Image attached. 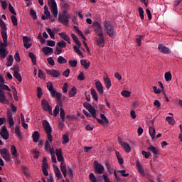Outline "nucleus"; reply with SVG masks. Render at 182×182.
<instances>
[{
    "instance_id": "7ed1b4c3",
    "label": "nucleus",
    "mask_w": 182,
    "mask_h": 182,
    "mask_svg": "<svg viewBox=\"0 0 182 182\" xmlns=\"http://www.w3.org/2000/svg\"><path fill=\"white\" fill-rule=\"evenodd\" d=\"M50 93L52 96V97H56L58 102H59L60 106H62V101L61 100H65V96H62V93L56 92V90H51L50 91Z\"/></svg>"
},
{
    "instance_id": "412c9836",
    "label": "nucleus",
    "mask_w": 182,
    "mask_h": 182,
    "mask_svg": "<svg viewBox=\"0 0 182 182\" xmlns=\"http://www.w3.org/2000/svg\"><path fill=\"white\" fill-rule=\"evenodd\" d=\"M0 27L1 28V35L2 36V32H5L6 33V30L8 28H6V24L5 23V21L0 18Z\"/></svg>"
},
{
    "instance_id": "c756f323",
    "label": "nucleus",
    "mask_w": 182,
    "mask_h": 182,
    "mask_svg": "<svg viewBox=\"0 0 182 182\" xmlns=\"http://www.w3.org/2000/svg\"><path fill=\"white\" fill-rule=\"evenodd\" d=\"M149 134L151 137V139H156V129L153 127H149Z\"/></svg>"
},
{
    "instance_id": "09e8293b",
    "label": "nucleus",
    "mask_w": 182,
    "mask_h": 182,
    "mask_svg": "<svg viewBox=\"0 0 182 182\" xmlns=\"http://www.w3.org/2000/svg\"><path fill=\"white\" fill-rule=\"evenodd\" d=\"M60 117L63 122H65V109L63 108H60Z\"/></svg>"
},
{
    "instance_id": "7c9ffc66",
    "label": "nucleus",
    "mask_w": 182,
    "mask_h": 182,
    "mask_svg": "<svg viewBox=\"0 0 182 182\" xmlns=\"http://www.w3.org/2000/svg\"><path fill=\"white\" fill-rule=\"evenodd\" d=\"M58 63L60 65H64L65 63H68V60H66L65 58L63 56H59L57 59Z\"/></svg>"
},
{
    "instance_id": "864d4df0",
    "label": "nucleus",
    "mask_w": 182,
    "mask_h": 182,
    "mask_svg": "<svg viewBox=\"0 0 182 182\" xmlns=\"http://www.w3.org/2000/svg\"><path fill=\"white\" fill-rule=\"evenodd\" d=\"M63 144H66V143H69V136L67 134H64L63 136Z\"/></svg>"
},
{
    "instance_id": "aec40b11",
    "label": "nucleus",
    "mask_w": 182,
    "mask_h": 182,
    "mask_svg": "<svg viewBox=\"0 0 182 182\" xmlns=\"http://www.w3.org/2000/svg\"><path fill=\"white\" fill-rule=\"evenodd\" d=\"M32 137H33V141H34V143H38L39 141V138L41 137V134H39V132L35 131L32 135Z\"/></svg>"
},
{
    "instance_id": "f3484780",
    "label": "nucleus",
    "mask_w": 182,
    "mask_h": 182,
    "mask_svg": "<svg viewBox=\"0 0 182 182\" xmlns=\"http://www.w3.org/2000/svg\"><path fill=\"white\" fill-rule=\"evenodd\" d=\"M95 86L99 94L103 95V85L102 84V82H100V81L96 82Z\"/></svg>"
},
{
    "instance_id": "49530a36",
    "label": "nucleus",
    "mask_w": 182,
    "mask_h": 182,
    "mask_svg": "<svg viewBox=\"0 0 182 182\" xmlns=\"http://www.w3.org/2000/svg\"><path fill=\"white\" fill-rule=\"evenodd\" d=\"M139 13V16L141 19L143 21L144 20V11L143 10V8L139 7L138 9Z\"/></svg>"
},
{
    "instance_id": "3c124183",
    "label": "nucleus",
    "mask_w": 182,
    "mask_h": 182,
    "mask_svg": "<svg viewBox=\"0 0 182 182\" xmlns=\"http://www.w3.org/2000/svg\"><path fill=\"white\" fill-rule=\"evenodd\" d=\"M42 95H43V92H42V88H41V87H38L37 88V97L38 99H41L42 97Z\"/></svg>"
},
{
    "instance_id": "a211bd4d",
    "label": "nucleus",
    "mask_w": 182,
    "mask_h": 182,
    "mask_svg": "<svg viewBox=\"0 0 182 182\" xmlns=\"http://www.w3.org/2000/svg\"><path fill=\"white\" fill-rule=\"evenodd\" d=\"M96 42H97V46L103 48V46H105V37L99 36V38H97Z\"/></svg>"
},
{
    "instance_id": "9b49d317",
    "label": "nucleus",
    "mask_w": 182,
    "mask_h": 182,
    "mask_svg": "<svg viewBox=\"0 0 182 182\" xmlns=\"http://www.w3.org/2000/svg\"><path fill=\"white\" fill-rule=\"evenodd\" d=\"M0 136L4 139V140H8L9 139V133L6 129V127H2V130L0 132Z\"/></svg>"
},
{
    "instance_id": "79ce46f5",
    "label": "nucleus",
    "mask_w": 182,
    "mask_h": 182,
    "mask_svg": "<svg viewBox=\"0 0 182 182\" xmlns=\"http://www.w3.org/2000/svg\"><path fill=\"white\" fill-rule=\"evenodd\" d=\"M14 63V57L12 55H9L7 58L6 66H11Z\"/></svg>"
},
{
    "instance_id": "a19ab883",
    "label": "nucleus",
    "mask_w": 182,
    "mask_h": 182,
    "mask_svg": "<svg viewBox=\"0 0 182 182\" xmlns=\"http://www.w3.org/2000/svg\"><path fill=\"white\" fill-rule=\"evenodd\" d=\"M165 80L166 82H170V80H171L173 75H171V73L170 72H167L165 73Z\"/></svg>"
},
{
    "instance_id": "2eb2a0df",
    "label": "nucleus",
    "mask_w": 182,
    "mask_h": 182,
    "mask_svg": "<svg viewBox=\"0 0 182 182\" xmlns=\"http://www.w3.org/2000/svg\"><path fill=\"white\" fill-rule=\"evenodd\" d=\"M119 144L122 146L126 153H130V151H132V147H130V145H129V144L121 141L119 142Z\"/></svg>"
},
{
    "instance_id": "473e14b6",
    "label": "nucleus",
    "mask_w": 182,
    "mask_h": 182,
    "mask_svg": "<svg viewBox=\"0 0 182 182\" xmlns=\"http://www.w3.org/2000/svg\"><path fill=\"white\" fill-rule=\"evenodd\" d=\"M59 36L62 38V39H63L64 41H69V38H70L69 36V35L66 34V33L63 32V33H58Z\"/></svg>"
},
{
    "instance_id": "9d476101",
    "label": "nucleus",
    "mask_w": 182,
    "mask_h": 182,
    "mask_svg": "<svg viewBox=\"0 0 182 182\" xmlns=\"http://www.w3.org/2000/svg\"><path fill=\"white\" fill-rule=\"evenodd\" d=\"M47 75H50L52 77H59L60 76V73L56 70H46Z\"/></svg>"
},
{
    "instance_id": "4468645a",
    "label": "nucleus",
    "mask_w": 182,
    "mask_h": 182,
    "mask_svg": "<svg viewBox=\"0 0 182 182\" xmlns=\"http://www.w3.org/2000/svg\"><path fill=\"white\" fill-rule=\"evenodd\" d=\"M7 119L10 127H12L15 125V122L14 121V117H12V112H7Z\"/></svg>"
},
{
    "instance_id": "5701e85b",
    "label": "nucleus",
    "mask_w": 182,
    "mask_h": 182,
    "mask_svg": "<svg viewBox=\"0 0 182 182\" xmlns=\"http://www.w3.org/2000/svg\"><path fill=\"white\" fill-rule=\"evenodd\" d=\"M104 82L105 87H107V89L112 87V81L110 80V78H109L108 77H104Z\"/></svg>"
},
{
    "instance_id": "c03bdc74",
    "label": "nucleus",
    "mask_w": 182,
    "mask_h": 182,
    "mask_svg": "<svg viewBox=\"0 0 182 182\" xmlns=\"http://www.w3.org/2000/svg\"><path fill=\"white\" fill-rule=\"evenodd\" d=\"M11 151L13 156H16L18 155V151L16 150V146H15L14 145H12L11 146Z\"/></svg>"
},
{
    "instance_id": "052dcab7",
    "label": "nucleus",
    "mask_w": 182,
    "mask_h": 182,
    "mask_svg": "<svg viewBox=\"0 0 182 182\" xmlns=\"http://www.w3.org/2000/svg\"><path fill=\"white\" fill-rule=\"evenodd\" d=\"M9 9L11 14H12L13 15H16V11H15V9L14 8V6H12V4H9Z\"/></svg>"
},
{
    "instance_id": "dca6fc26",
    "label": "nucleus",
    "mask_w": 182,
    "mask_h": 182,
    "mask_svg": "<svg viewBox=\"0 0 182 182\" xmlns=\"http://www.w3.org/2000/svg\"><path fill=\"white\" fill-rule=\"evenodd\" d=\"M41 106H42L43 110H45V112H48V109H49L50 107H52V106L49 105V102H48V101H46V99L42 100Z\"/></svg>"
},
{
    "instance_id": "f8f14e48",
    "label": "nucleus",
    "mask_w": 182,
    "mask_h": 182,
    "mask_svg": "<svg viewBox=\"0 0 182 182\" xmlns=\"http://www.w3.org/2000/svg\"><path fill=\"white\" fill-rule=\"evenodd\" d=\"M43 129H45V132L47 134L52 133V127H50V125L49 124V122H48V121L44 120L43 122Z\"/></svg>"
},
{
    "instance_id": "c9c22d12",
    "label": "nucleus",
    "mask_w": 182,
    "mask_h": 182,
    "mask_svg": "<svg viewBox=\"0 0 182 182\" xmlns=\"http://www.w3.org/2000/svg\"><path fill=\"white\" fill-rule=\"evenodd\" d=\"M145 36V35H141L136 38V42L138 43V46H141V40L144 39Z\"/></svg>"
},
{
    "instance_id": "4d7b16f0",
    "label": "nucleus",
    "mask_w": 182,
    "mask_h": 182,
    "mask_svg": "<svg viewBox=\"0 0 182 182\" xmlns=\"http://www.w3.org/2000/svg\"><path fill=\"white\" fill-rule=\"evenodd\" d=\"M47 62L49 63L50 66H55V60H53V58L50 57L47 58Z\"/></svg>"
},
{
    "instance_id": "58836bf2",
    "label": "nucleus",
    "mask_w": 182,
    "mask_h": 182,
    "mask_svg": "<svg viewBox=\"0 0 182 182\" xmlns=\"http://www.w3.org/2000/svg\"><path fill=\"white\" fill-rule=\"evenodd\" d=\"M30 16L35 21L38 19V16L36 15V11H34L33 9L30 10Z\"/></svg>"
},
{
    "instance_id": "6e6d98bb",
    "label": "nucleus",
    "mask_w": 182,
    "mask_h": 182,
    "mask_svg": "<svg viewBox=\"0 0 182 182\" xmlns=\"http://www.w3.org/2000/svg\"><path fill=\"white\" fill-rule=\"evenodd\" d=\"M166 122L169 123V124H174V118L173 117H166Z\"/></svg>"
},
{
    "instance_id": "774afa93",
    "label": "nucleus",
    "mask_w": 182,
    "mask_h": 182,
    "mask_svg": "<svg viewBox=\"0 0 182 182\" xmlns=\"http://www.w3.org/2000/svg\"><path fill=\"white\" fill-rule=\"evenodd\" d=\"M77 80H85V75L83 74V72L80 73L77 75Z\"/></svg>"
},
{
    "instance_id": "de8ad7c7",
    "label": "nucleus",
    "mask_w": 182,
    "mask_h": 182,
    "mask_svg": "<svg viewBox=\"0 0 182 182\" xmlns=\"http://www.w3.org/2000/svg\"><path fill=\"white\" fill-rule=\"evenodd\" d=\"M11 18L14 26H18V18H16V16L13 15L11 16Z\"/></svg>"
},
{
    "instance_id": "6ab92c4d",
    "label": "nucleus",
    "mask_w": 182,
    "mask_h": 182,
    "mask_svg": "<svg viewBox=\"0 0 182 182\" xmlns=\"http://www.w3.org/2000/svg\"><path fill=\"white\" fill-rule=\"evenodd\" d=\"M60 171L63 173L64 177L68 176V170L66 169V164L64 162H61L60 164Z\"/></svg>"
},
{
    "instance_id": "0eeeda50",
    "label": "nucleus",
    "mask_w": 182,
    "mask_h": 182,
    "mask_svg": "<svg viewBox=\"0 0 182 182\" xmlns=\"http://www.w3.org/2000/svg\"><path fill=\"white\" fill-rule=\"evenodd\" d=\"M58 22L63 23V25H69V16H63L60 14H58Z\"/></svg>"
},
{
    "instance_id": "c85d7f7f",
    "label": "nucleus",
    "mask_w": 182,
    "mask_h": 182,
    "mask_svg": "<svg viewBox=\"0 0 182 182\" xmlns=\"http://www.w3.org/2000/svg\"><path fill=\"white\" fill-rule=\"evenodd\" d=\"M28 56L31 59L33 65H36V55L32 52L28 53Z\"/></svg>"
},
{
    "instance_id": "2f4dec72",
    "label": "nucleus",
    "mask_w": 182,
    "mask_h": 182,
    "mask_svg": "<svg viewBox=\"0 0 182 182\" xmlns=\"http://www.w3.org/2000/svg\"><path fill=\"white\" fill-rule=\"evenodd\" d=\"M88 112H90V114H91V117H92V119H97V114H96V109H95V107H92L90 110H88Z\"/></svg>"
},
{
    "instance_id": "1a4fd4ad",
    "label": "nucleus",
    "mask_w": 182,
    "mask_h": 182,
    "mask_svg": "<svg viewBox=\"0 0 182 182\" xmlns=\"http://www.w3.org/2000/svg\"><path fill=\"white\" fill-rule=\"evenodd\" d=\"M158 49L159 52H161V53H164V55H168L171 53V50H170V48H167L166 46H164L163 44H159L158 46Z\"/></svg>"
},
{
    "instance_id": "4be33fe9",
    "label": "nucleus",
    "mask_w": 182,
    "mask_h": 182,
    "mask_svg": "<svg viewBox=\"0 0 182 182\" xmlns=\"http://www.w3.org/2000/svg\"><path fill=\"white\" fill-rule=\"evenodd\" d=\"M14 132L18 140H22V133L21 132V129L19 128V126H16Z\"/></svg>"
},
{
    "instance_id": "5fc2aeb1",
    "label": "nucleus",
    "mask_w": 182,
    "mask_h": 182,
    "mask_svg": "<svg viewBox=\"0 0 182 182\" xmlns=\"http://www.w3.org/2000/svg\"><path fill=\"white\" fill-rule=\"evenodd\" d=\"M46 31H47L48 35H50V38H51V39H55V33H53V31H52V29L48 28L46 29Z\"/></svg>"
},
{
    "instance_id": "b1692460",
    "label": "nucleus",
    "mask_w": 182,
    "mask_h": 182,
    "mask_svg": "<svg viewBox=\"0 0 182 182\" xmlns=\"http://www.w3.org/2000/svg\"><path fill=\"white\" fill-rule=\"evenodd\" d=\"M42 50L45 55H49V53H53V48L50 47H43Z\"/></svg>"
},
{
    "instance_id": "a878e982",
    "label": "nucleus",
    "mask_w": 182,
    "mask_h": 182,
    "mask_svg": "<svg viewBox=\"0 0 182 182\" xmlns=\"http://www.w3.org/2000/svg\"><path fill=\"white\" fill-rule=\"evenodd\" d=\"M147 150H149V151H151V153L156 156L159 154V149L152 145H150L149 147L147 148Z\"/></svg>"
},
{
    "instance_id": "39448f33",
    "label": "nucleus",
    "mask_w": 182,
    "mask_h": 182,
    "mask_svg": "<svg viewBox=\"0 0 182 182\" xmlns=\"http://www.w3.org/2000/svg\"><path fill=\"white\" fill-rule=\"evenodd\" d=\"M92 25L95 28V33H97L98 36H103V28H102V26H100L99 21H95Z\"/></svg>"
},
{
    "instance_id": "cd10ccee",
    "label": "nucleus",
    "mask_w": 182,
    "mask_h": 182,
    "mask_svg": "<svg viewBox=\"0 0 182 182\" xmlns=\"http://www.w3.org/2000/svg\"><path fill=\"white\" fill-rule=\"evenodd\" d=\"M6 100V96H5V92L0 89V103H4Z\"/></svg>"
},
{
    "instance_id": "f03ea898",
    "label": "nucleus",
    "mask_w": 182,
    "mask_h": 182,
    "mask_svg": "<svg viewBox=\"0 0 182 182\" xmlns=\"http://www.w3.org/2000/svg\"><path fill=\"white\" fill-rule=\"evenodd\" d=\"M48 5L54 18H58V4L55 0H48Z\"/></svg>"
},
{
    "instance_id": "37998d69",
    "label": "nucleus",
    "mask_w": 182,
    "mask_h": 182,
    "mask_svg": "<svg viewBox=\"0 0 182 182\" xmlns=\"http://www.w3.org/2000/svg\"><path fill=\"white\" fill-rule=\"evenodd\" d=\"M14 76L18 80V82H21L22 80V76H21V73L18 71H14Z\"/></svg>"
},
{
    "instance_id": "0e129e2a",
    "label": "nucleus",
    "mask_w": 182,
    "mask_h": 182,
    "mask_svg": "<svg viewBox=\"0 0 182 182\" xmlns=\"http://www.w3.org/2000/svg\"><path fill=\"white\" fill-rule=\"evenodd\" d=\"M44 149H45V150H46V151H48V150L49 149H50V141H48V140L46 141Z\"/></svg>"
},
{
    "instance_id": "69168bd1",
    "label": "nucleus",
    "mask_w": 182,
    "mask_h": 182,
    "mask_svg": "<svg viewBox=\"0 0 182 182\" xmlns=\"http://www.w3.org/2000/svg\"><path fill=\"white\" fill-rule=\"evenodd\" d=\"M48 167L49 166H42V170L44 176H49V173H48V169H47Z\"/></svg>"
},
{
    "instance_id": "13d9d810",
    "label": "nucleus",
    "mask_w": 182,
    "mask_h": 182,
    "mask_svg": "<svg viewBox=\"0 0 182 182\" xmlns=\"http://www.w3.org/2000/svg\"><path fill=\"white\" fill-rule=\"evenodd\" d=\"M66 46H67V43L64 41H62L57 43V46H58V48H66Z\"/></svg>"
},
{
    "instance_id": "6e6552de",
    "label": "nucleus",
    "mask_w": 182,
    "mask_h": 182,
    "mask_svg": "<svg viewBox=\"0 0 182 182\" xmlns=\"http://www.w3.org/2000/svg\"><path fill=\"white\" fill-rule=\"evenodd\" d=\"M100 117L102 119L99 118H96V120L99 124H101L102 126H105V124H109V119L106 117V115L105 114H100Z\"/></svg>"
},
{
    "instance_id": "423d86ee",
    "label": "nucleus",
    "mask_w": 182,
    "mask_h": 182,
    "mask_svg": "<svg viewBox=\"0 0 182 182\" xmlns=\"http://www.w3.org/2000/svg\"><path fill=\"white\" fill-rule=\"evenodd\" d=\"M1 38L3 39V42L0 45V49L1 50H6V46H8V33H6L5 31H2V36Z\"/></svg>"
},
{
    "instance_id": "ddd939ff",
    "label": "nucleus",
    "mask_w": 182,
    "mask_h": 182,
    "mask_svg": "<svg viewBox=\"0 0 182 182\" xmlns=\"http://www.w3.org/2000/svg\"><path fill=\"white\" fill-rule=\"evenodd\" d=\"M136 166L138 172L140 173L141 176L144 177V176H146V173H144V169H143V167L139 161H136Z\"/></svg>"
},
{
    "instance_id": "a18cd8bd",
    "label": "nucleus",
    "mask_w": 182,
    "mask_h": 182,
    "mask_svg": "<svg viewBox=\"0 0 182 182\" xmlns=\"http://www.w3.org/2000/svg\"><path fill=\"white\" fill-rule=\"evenodd\" d=\"M80 47H77V46H73V49L75 52V53H77V55H79V56H82L83 53H82V51L80 50V49H79Z\"/></svg>"
},
{
    "instance_id": "f257e3e1",
    "label": "nucleus",
    "mask_w": 182,
    "mask_h": 182,
    "mask_svg": "<svg viewBox=\"0 0 182 182\" xmlns=\"http://www.w3.org/2000/svg\"><path fill=\"white\" fill-rule=\"evenodd\" d=\"M104 32H105L109 38H115L116 36V30H114V27L112 25L110 21H104Z\"/></svg>"
},
{
    "instance_id": "393cba45",
    "label": "nucleus",
    "mask_w": 182,
    "mask_h": 182,
    "mask_svg": "<svg viewBox=\"0 0 182 182\" xmlns=\"http://www.w3.org/2000/svg\"><path fill=\"white\" fill-rule=\"evenodd\" d=\"M71 38L77 46H79L80 48V46H82V43H80V41H79V38H77V36H76L75 34L72 33Z\"/></svg>"
},
{
    "instance_id": "72a5a7b5",
    "label": "nucleus",
    "mask_w": 182,
    "mask_h": 182,
    "mask_svg": "<svg viewBox=\"0 0 182 182\" xmlns=\"http://www.w3.org/2000/svg\"><path fill=\"white\" fill-rule=\"evenodd\" d=\"M6 56H8V51H6V50H2V48L0 49L1 59H5V58H6Z\"/></svg>"
},
{
    "instance_id": "e2e57ef3",
    "label": "nucleus",
    "mask_w": 182,
    "mask_h": 182,
    "mask_svg": "<svg viewBox=\"0 0 182 182\" xmlns=\"http://www.w3.org/2000/svg\"><path fill=\"white\" fill-rule=\"evenodd\" d=\"M68 174L70 178H73V170L70 167L68 168Z\"/></svg>"
},
{
    "instance_id": "603ef678",
    "label": "nucleus",
    "mask_w": 182,
    "mask_h": 182,
    "mask_svg": "<svg viewBox=\"0 0 182 182\" xmlns=\"http://www.w3.org/2000/svg\"><path fill=\"white\" fill-rule=\"evenodd\" d=\"M68 63H69L70 66H71V68H76V66H77V60H70L68 61Z\"/></svg>"
},
{
    "instance_id": "ea45409f",
    "label": "nucleus",
    "mask_w": 182,
    "mask_h": 182,
    "mask_svg": "<svg viewBox=\"0 0 182 182\" xmlns=\"http://www.w3.org/2000/svg\"><path fill=\"white\" fill-rule=\"evenodd\" d=\"M0 154H1V157L4 158L7 154H9V151L6 148L1 149H0Z\"/></svg>"
},
{
    "instance_id": "338daca9",
    "label": "nucleus",
    "mask_w": 182,
    "mask_h": 182,
    "mask_svg": "<svg viewBox=\"0 0 182 182\" xmlns=\"http://www.w3.org/2000/svg\"><path fill=\"white\" fill-rule=\"evenodd\" d=\"M90 180H91L92 182H97V179L96 178L95 173L90 174Z\"/></svg>"
},
{
    "instance_id": "4c0bfd02",
    "label": "nucleus",
    "mask_w": 182,
    "mask_h": 182,
    "mask_svg": "<svg viewBox=\"0 0 182 182\" xmlns=\"http://www.w3.org/2000/svg\"><path fill=\"white\" fill-rule=\"evenodd\" d=\"M76 93H77V89H76L75 87H73V88L69 91V96L70 97H73Z\"/></svg>"
},
{
    "instance_id": "bf43d9fd",
    "label": "nucleus",
    "mask_w": 182,
    "mask_h": 182,
    "mask_svg": "<svg viewBox=\"0 0 182 182\" xmlns=\"http://www.w3.org/2000/svg\"><path fill=\"white\" fill-rule=\"evenodd\" d=\"M124 97H130L131 92L130 91L123 90L121 93Z\"/></svg>"
},
{
    "instance_id": "680f3d73",
    "label": "nucleus",
    "mask_w": 182,
    "mask_h": 182,
    "mask_svg": "<svg viewBox=\"0 0 182 182\" xmlns=\"http://www.w3.org/2000/svg\"><path fill=\"white\" fill-rule=\"evenodd\" d=\"M141 154H142V156H144L145 159H149V157L151 156V153L147 152L146 151H142Z\"/></svg>"
},
{
    "instance_id": "e433bc0d",
    "label": "nucleus",
    "mask_w": 182,
    "mask_h": 182,
    "mask_svg": "<svg viewBox=\"0 0 182 182\" xmlns=\"http://www.w3.org/2000/svg\"><path fill=\"white\" fill-rule=\"evenodd\" d=\"M80 63L82 66L84 67L85 69H89V66H90V63H87L86 60H81Z\"/></svg>"
},
{
    "instance_id": "20e7f679",
    "label": "nucleus",
    "mask_w": 182,
    "mask_h": 182,
    "mask_svg": "<svg viewBox=\"0 0 182 182\" xmlns=\"http://www.w3.org/2000/svg\"><path fill=\"white\" fill-rule=\"evenodd\" d=\"M94 171L95 174H103V173H105V166H103L100 163H98L97 161H95Z\"/></svg>"
},
{
    "instance_id": "bb28decb",
    "label": "nucleus",
    "mask_w": 182,
    "mask_h": 182,
    "mask_svg": "<svg viewBox=\"0 0 182 182\" xmlns=\"http://www.w3.org/2000/svg\"><path fill=\"white\" fill-rule=\"evenodd\" d=\"M54 168H55V176L56 177L60 179L62 178L63 176H62V173L60 172V170L59 169V168L55 165L53 166Z\"/></svg>"
},
{
    "instance_id": "8fccbe9b",
    "label": "nucleus",
    "mask_w": 182,
    "mask_h": 182,
    "mask_svg": "<svg viewBox=\"0 0 182 182\" xmlns=\"http://www.w3.org/2000/svg\"><path fill=\"white\" fill-rule=\"evenodd\" d=\"M60 110V109L59 108V105H57L53 110L54 117H56V116L59 114Z\"/></svg>"
},
{
    "instance_id": "f704fd0d",
    "label": "nucleus",
    "mask_w": 182,
    "mask_h": 182,
    "mask_svg": "<svg viewBox=\"0 0 182 182\" xmlns=\"http://www.w3.org/2000/svg\"><path fill=\"white\" fill-rule=\"evenodd\" d=\"M91 95H92V99L95 100V102H97L98 100L97 92H96L95 89H91Z\"/></svg>"
}]
</instances>
